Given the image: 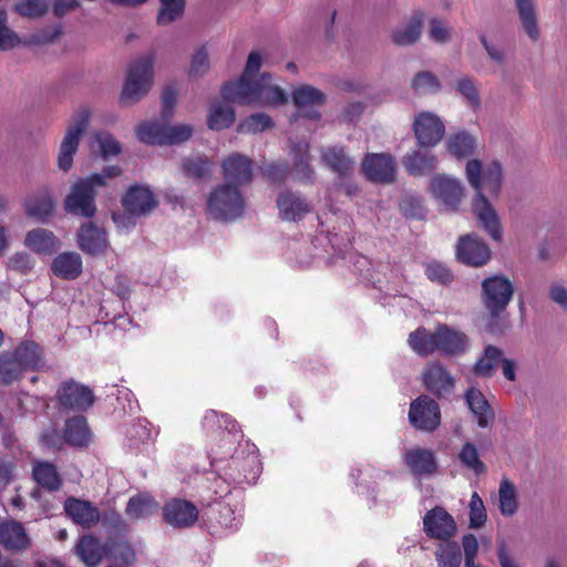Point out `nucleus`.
I'll return each mask as SVG.
<instances>
[{
	"label": "nucleus",
	"instance_id": "10",
	"mask_svg": "<svg viewBox=\"0 0 567 567\" xmlns=\"http://www.w3.org/2000/svg\"><path fill=\"white\" fill-rule=\"evenodd\" d=\"M409 419L417 430L432 432L441 423L440 406L427 395H421L411 403Z\"/></svg>",
	"mask_w": 567,
	"mask_h": 567
},
{
	"label": "nucleus",
	"instance_id": "23",
	"mask_svg": "<svg viewBox=\"0 0 567 567\" xmlns=\"http://www.w3.org/2000/svg\"><path fill=\"white\" fill-rule=\"evenodd\" d=\"M223 175L231 186L248 184L252 177V163L241 154L229 155L221 164Z\"/></svg>",
	"mask_w": 567,
	"mask_h": 567
},
{
	"label": "nucleus",
	"instance_id": "22",
	"mask_svg": "<svg viewBox=\"0 0 567 567\" xmlns=\"http://www.w3.org/2000/svg\"><path fill=\"white\" fill-rule=\"evenodd\" d=\"M456 256L463 264L481 267L489 260L491 251L477 236L466 235L458 241Z\"/></svg>",
	"mask_w": 567,
	"mask_h": 567
},
{
	"label": "nucleus",
	"instance_id": "4",
	"mask_svg": "<svg viewBox=\"0 0 567 567\" xmlns=\"http://www.w3.org/2000/svg\"><path fill=\"white\" fill-rule=\"evenodd\" d=\"M121 174L117 166H107L101 173H94L86 178L76 181L64 200V208L68 213L85 218L94 216L96 212V189L106 186V179Z\"/></svg>",
	"mask_w": 567,
	"mask_h": 567
},
{
	"label": "nucleus",
	"instance_id": "13",
	"mask_svg": "<svg viewBox=\"0 0 567 567\" xmlns=\"http://www.w3.org/2000/svg\"><path fill=\"white\" fill-rule=\"evenodd\" d=\"M276 206L278 216L284 221L298 223L312 210L311 202L291 189H284L278 194Z\"/></svg>",
	"mask_w": 567,
	"mask_h": 567
},
{
	"label": "nucleus",
	"instance_id": "25",
	"mask_svg": "<svg viewBox=\"0 0 567 567\" xmlns=\"http://www.w3.org/2000/svg\"><path fill=\"white\" fill-rule=\"evenodd\" d=\"M214 517L210 520H215L212 524V533H220L236 529L241 522V506L239 504H230L229 502H217L212 508Z\"/></svg>",
	"mask_w": 567,
	"mask_h": 567
},
{
	"label": "nucleus",
	"instance_id": "60",
	"mask_svg": "<svg viewBox=\"0 0 567 567\" xmlns=\"http://www.w3.org/2000/svg\"><path fill=\"white\" fill-rule=\"evenodd\" d=\"M193 134L188 124L168 125L165 123L166 145L179 144L187 141Z\"/></svg>",
	"mask_w": 567,
	"mask_h": 567
},
{
	"label": "nucleus",
	"instance_id": "18",
	"mask_svg": "<svg viewBox=\"0 0 567 567\" xmlns=\"http://www.w3.org/2000/svg\"><path fill=\"white\" fill-rule=\"evenodd\" d=\"M292 100L298 109L297 117H307L311 121H318L320 113L315 109L326 102V95L311 85H301L292 93Z\"/></svg>",
	"mask_w": 567,
	"mask_h": 567
},
{
	"label": "nucleus",
	"instance_id": "37",
	"mask_svg": "<svg viewBox=\"0 0 567 567\" xmlns=\"http://www.w3.org/2000/svg\"><path fill=\"white\" fill-rule=\"evenodd\" d=\"M423 13L415 11L410 19L392 32V40L399 45H409L419 40L421 35Z\"/></svg>",
	"mask_w": 567,
	"mask_h": 567
},
{
	"label": "nucleus",
	"instance_id": "40",
	"mask_svg": "<svg viewBox=\"0 0 567 567\" xmlns=\"http://www.w3.org/2000/svg\"><path fill=\"white\" fill-rule=\"evenodd\" d=\"M59 240L48 229L38 228L28 233L25 246L39 254H51L58 247Z\"/></svg>",
	"mask_w": 567,
	"mask_h": 567
},
{
	"label": "nucleus",
	"instance_id": "49",
	"mask_svg": "<svg viewBox=\"0 0 567 567\" xmlns=\"http://www.w3.org/2000/svg\"><path fill=\"white\" fill-rule=\"evenodd\" d=\"M503 352L494 346H487L483 355L476 361L474 372L481 377H491L502 361Z\"/></svg>",
	"mask_w": 567,
	"mask_h": 567
},
{
	"label": "nucleus",
	"instance_id": "3",
	"mask_svg": "<svg viewBox=\"0 0 567 567\" xmlns=\"http://www.w3.org/2000/svg\"><path fill=\"white\" fill-rule=\"evenodd\" d=\"M466 177L471 186L477 192L472 208L475 217L485 231L496 241L502 239V226L498 216L485 197L484 193L496 196L502 185V167L498 163H491L484 171L477 159L466 164Z\"/></svg>",
	"mask_w": 567,
	"mask_h": 567
},
{
	"label": "nucleus",
	"instance_id": "16",
	"mask_svg": "<svg viewBox=\"0 0 567 567\" xmlns=\"http://www.w3.org/2000/svg\"><path fill=\"white\" fill-rule=\"evenodd\" d=\"M362 171L374 183H391L395 175V162L390 154L369 153L362 162Z\"/></svg>",
	"mask_w": 567,
	"mask_h": 567
},
{
	"label": "nucleus",
	"instance_id": "2",
	"mask_svg": "<svg viewBox=\"0 0 567 567\" xmlns=\"http://www.w3.org/2000/svg\"><path fill=\"white\" fill-rule=\"evenodd\" d=\"M260 66V53L250 52L240 79L223 86V99L226 102L238 104L276 105L285 103L287 94L278 85L271 83L270 74L262 73L258 80H254Z\"/></svg>",
	"mask_w": 567,
	"mask_h": 567
},
{
	"label": "nucleus",
	"instance_id": "32",
	"mask_svg": "<svg viewBox=\"0 0 567 567\" xmlns=\"http://www.w3.org/2000/svg\"><path fill=\"white\" fill-rule=\"evenodd\" d=\"M293 156V166L291 174L293 179L300 183H310L315 179V171L309 165V143L307 141L293 144L291 146Z\"/></svg>",
	"mask_w": 567,
	"mask_h": 567
},
{
	"label": "nucleus",
	"instance_id": "26",
	"mask_svg": "<svg viewBox=\"0 0 567 567\" xmlns=\"http://www.w3.org/2000/svg\"><path fill=\"white\" fill-rule=\"evenodd\" d=\"M423 383L430 392L440 396L450 393L455 384L454 378L439 362H431L425 367Z\"/></svg>",
	"mask_w": 567,
	"mask_h": 567
},
{
	"label": "nucleus",
	"instance_id": "62",
	"mask_svg": "<svg viewBox=\"0 0 567 567\" xmlns=\"http://www.w3.org/2000/svg\"><path fill=\"white\" fill-rule=\"evenodd\" d=\"M209 70L208 51L206 47L196 50L189 66V75L203 76Z\"/></svg>",
	"mask_w": 567,
	"mask_h": 567
},
{
	"label": "nucleus",
	"instance_id": "21",
	"mask_svg": "<svg viewBox=\"0 0 567 567\" xmlns=\"http://www.w3.org/2000/svg\"><path fill=\"white\" fill-rule=\"evenodd\" d=\"M76 239L79 248L91 256L105 254L110 246L106 231L91 221L81 226Z\"/></svg>",
	"mask_w": 567,
	"mask_h": 567
},
{
	"label": "nucleus",
	"instance_id": "43",
	"mask_svg": "<svg viewBox=\"0 0 567 567\" xmlns=\"http://www.w3.org/2000/svg\"><path fill=\"white\" fill-rule=\"evenodd\" d=\"M235 121V111L229 104L214 102L207 116L210 130L219 131L229 127Z\"/></svg>",
	"mask_w": 567,
	"mask_h": 567
},
{
	"label": "nucleus",
	"instance_id": "50",
	"mask_svg": "<svg viewBox=\"0 0 567 567\" xmlns=\"http://www.w3.org/2000/svg\"><path fill=\"white\" fill-rule=\"evenodd\" d=\"M435 556L439 567H461L462 551L456 542L441 544Z\"/></svg>",
	"mask_w": 567,
	"mask_h": 567
},
{
	"label": "nucleus",
	"instance_id": "7",
	"mask_svg": "<svg viewBox=\"0 0 567 567\" xmlns=\"http://www.w3.org/2000/svg\"><path fill=\"white\" fill-rule=\"evenodd\" d=\"M245 198L236 186L218 185L207 199V212L217 220L233 221L243 216Z\"/></svg>",
	"mask_w": 567,
	"mask_h": 567
},
{
	"label": "nucleus",
	"instance_id": "59",
	"mask_svg": "<svg viewBox=\"0 0 567 567\" xmlns=\"http://www.w3.org/2000/svg\"><path fill=\"white\" fill-rule=\"evenodd\" d=\"M456 90L457 92L463 95L468 105L472 109H477L481 105V99L478 94V90L476 87V84L471 78L463 76L456 81Z\"/></svg>",
	"mask_w": 567,
	"mask_h": 567
},
{
	"label": "nucleus",
	"instance_id": "57",
	"mask_svg": "<svg viewBox=\"0 0 567 567\" xmlns=\"http://www.w3.org/2000/svg\"><path fill=\"white\" fill-rule=\"evenodd\" d=\"M49 9L47 0H19L14 4V10L25 18H40Z\"/></svg>",
	"mask_w": 567,
	"mask_h": 567
},
{
	"label": "nucleus",
	"instance_id": "9",
	"mask_svg": "<svg viewBox=\"0 0 567 567\" xmlns=\"http://www.w3.org/2000/svg\"><path fill=\"white\" fill-rule=\"evenodd\" d=\"M90 122V110L82 107L76 111L70 121L65 136L60 146L58 165L62 171H69L73 163V156L78 151L80 138Z\"/></svg>",
	"mask_w": 567,
	"mask_h": 567
},
{
	"label": "nucleus",
	"instance_id": "17",
	"mask_svg": "<svg viewBox=\"0 0 567 567\" xmlns=\"http://www.w3.org/2000/svg\"><path fill=\"white\" fill-rule=\"evenodd\" d=\"M424 532L431 538L446 540L456 534L455 519L443 507L429 511L423 518Z\"/></svg>",
	"mask_w": 567,
	"mask_h": 567
},
{
	"label": "nucleus",
	"instance_id": "61",
	"mask_svg": "<svg viewBox=\"0 0 567 567\" xmlns=\"http://www.w3.org/2000/svg\"><path fill=\"white\" fill-rule=\"evenodd\" d=\"M20 42L18 34L7 27V13L0 10V51L11 50Z\"/></svg>",
	"mask_w": 567,
	"mask_h": 567
},
{
	"label": "nucleus",
	"instance_id": "6",
	"mask_svg": "<svg viewBox=\"0 0 567 567\" xmlns=\"http://www.w3.org/2000/svg\"><path fill=\"white\" fill-rule=\"evenodd\" d=\"M154 62L155 54L150 53L130 65L120 96L122 105H132L147 94L153 84Z\"/></svg>",
	"mask_w": 567,
	"mask_h": 567
},
{
	"label": "nucleus",
	"instance_id": "48",
	"mask_svg": "<svg viewBox=\"0 0 567 567\" xmlns=\"http://www.w3.org/2000/svg\"><path fill=\"white\" fill-rule=\"evenodd\" d=\"M54 203L48 193H42L25 204L27 214L41 221H45L53 213Z\"/></svg>",
	"mask_w": 567,
	"mask_h": 567
},
{
	"label": "nucleus",
	"instance_id": "46",
	"mask_svg": "<svg viewBox=\"0 0 567 567\" xmlns=\"http://www.w3.org/2000/svg\"><path fill=\"white\" fill-rule=\"evenodd\" d=\"M157 509V504L147 494L131 497L126 505V515L133 519L145 518Z\"/></svg>",
	"mask_w": 567,
	"mask_h": 567
},
{
	"label": "nucleus",
	"instance_id": "45",
	"mask_svg": "<svg viewBox=\"0 0 567 567\" xmlns=\"http://www.w3.org/2000/svg\"><path fill=\"white\" fill-rule=\"evenodd\" d=\"M449 153L456 157L463 158L472 155L476 147L475 138L465 131L453 134L446 142Z\"/></svg>",
	"mask_w": 567,
	"mask_h": 567
},
{
	"label": "nucleus",
	"instance_id": "56",
	"mask_svg": "<svg viewBox=\"0 0 567 567\" xmlns=\"http://www.w3.org/2000/svg\"><path fill=\"white\" fill-rule=\"evenodd\" d=\"M468 511L470 528L478 529L483 527L487 520V514L484 503L476 492L471 496Z\"/></svg>",
	"mask_w": 567,
	"mask_h": 567
},
{
	"label": "nucleus",
	"instance_id": "14",
	"mask_svg": "<svg viewBox=\"0 0 567 567\" xmlns=\"http://www.w3.org/2000/svg\"><path fill=\"white\" fill-rule=\"evenodd\" d=\"M322 249L316 255L318 259H322L327 264H336L337 258H344L350 246L349 237L341 236L337 233H331L328 227L324 226V221L320 219L319 235L316 237Z\"/></svg>",
	"mask_w": 567,
	"mask_h": 567
},
{
	"label": "nucleus",
	"instance_id": "11",
	"mask_svg": "<svg viewBox=\"0 0 567 567\" xmlns=\"http://www.w3.org/2000/svg\"><path fill=\"white\" fill-rule=\"evenodd\" d=\"M413 131L419 146L426 148L441 142L445 133V126L436 114L421 112L414 118Z\"/></svg>",
	"mask_w": 567,
	"mask_h": 567
},
{
	"label": "nucleus",
	"instance_id": "31",
	"mask_svg": "<svg viewBox=\"0 0 567 567\" xmlns=\"http://www.w3.org/2000/svg\"><path fill=\"white\" fill-rule=\"evenodd\" d=\"M109 544H102L97 538L85 535L80 538L75 551L89 567L97 566L104 556L109 555Z\"/></svg>",
	"mask_w": 567,
	"mask_h": 567
},
{
	"label": "nucleus",
	"instance_id": "19",
	"mask_svg": "<svg viewBox=\"0 0 567 567\" xmlns=\"http://www.w3.org/2000/svg\"><path fill=\"white\" fill-rule=\"evenodd\" d=\"M122 205L127 213L144 217L157 207L158 202L148 187L134 185L123 196Z\"/></svg>",
	"mask_w": 567,
	"mask_h": 567
},
{
	"label": "nucleus",
	"instance_id": "64",
	"mask_svg": "<svg viewBox=\"0 0 567 567\" xmlns=\"http://www.w3.org/2000/svg\"><path fill=\"white\" fill-rule=\"evenodd\" d=\"M94 140L103 157L117 155L121 151L118 142L106 132L95 134Z\"/></svg>",
	"mask_w": 567,
	"mask_h": 567
},
{
	"label": "nucleus",
	"instance_id": "34",
	"mask_svg": "<svg viewBox=\"0 0 567 567\" xmlns=\"http://www.w3.org/2000/svg\"><path fill=\"white\" fill-rule=\"evenodd\" d=\"M51 269L56 277L73 280L82 272V258L74 251L62 252L53 259Z\"/></svg>",
	"mask_w": 567,
	"mask_h": 567
},
{
	"label": "nucleus",
	"instance_id": "12",
	"mask_svg": "<svg viewBox=\"0 0 567 567\" xmlns=\"http://www.w3.org/2000/svg\"><path fill=\"white\" fill-rule=\"evenodd\" d=\"M56 396L61 408L64 410L84 411L94 402L92 390L73 380L62 382L58 389Z\"/></svg>",
	"mask_w": 567,
	"mask_h": 567
},
{
	"label": "nucleus",
	"instance_id": "35",
	"mask_svg": "<svg viewBox=\"0 0 567 567\" xmlns=\"http://www.w3.org/2000/svg\"><path fill=\"white\" fill-rule=\"evenodd\" d=\"M518 18L527 37L536 42L540 37L535 0H514Z\"/></svg>",
	"mask_w": 567,
	"mask_h": 567
},
{
	"label": "nucleus",
	"instance_id": "63",
	"mask_svg": "<svg viewBox=\"0 0 567 567\" xmlns=\"http://www.w3.org/2000/svg\"><path fill=\"white\" fill-rule=\"evenodd\" d=\"M109 555L122 564L128 565L132 564L135 559L134 549L130 544L125 542L109 544Z\"/></svg>",
	"mask_w": 567,
	"mask_h": 567
},
{
	"label": "nucleus",
	"instance_id": "41",
	"mask_svg": "<svg viewBox=\"0 0 567 567\" xmlns=\"http://www.w3.org/2000/svg\"><path fill=\"white\" fill-rule=\"evenodd\" d=\"M354 267L362 279L370 281L381 290L383 289V282L388 281V277L384 271L388 269V265L380 264L374 268L372 267L370 259L365 256H359L354 262Z\"/></svg>",
	"mask_w": 567,
	"mask_h": 567
},
{
	"label": "nucleus",
	"instance_id": "1",
	"mask_svg": "<svg viewBox=\"0 0 567 567\" xmlns=\"http://www.w3.org/2000/svg\"><path fill=\"white\" fill-rule=\"evenodd\" d=\"M210 458L220 481L215 493L220 496L229 493L230 484L256 483L261 472L256 445L244 440L241 433H226L221 444L212 449Z\"/></svg>",
	"mask_w": 567,
	"mask_h": 567
},
{
	"label": "nucleus",
	"instance_id": "28",
	"mask_svg": "<svg viewBox=\"0 0 567 567\" xmlns=\"http://www.w3.org/2000/svg\"><path fill=\"white\" fill-rule=\"evenodd\" d=\"M0 544L11 551H23L31 545V538L23 525L16 520L0 523Z\"/></svg>",
	"mask_w": 567,
	"mask_h": 567
},
{
	"label": "nucleus",
	"instance_id": "29",
	"mask_svg": "<svg viewBox=\"0 0 567 567\" xmlns=\"http://www.w3.org/2000/svg\"><path fill=\"white\" fill-rule=\"evenodd\" d=\"M66 515L83 527H91L100 520V512L96 506L86 501L70 497L64 503Z\"/></svg>",
	"mask_w": 567,
	"mask_h": 567
},
{
	"label": "nucleus",
	"instance_id": "15",
	"mask_svg": "<svg viewBox=\"0 0 567 567\" xmlns=\"http://www.w3.org/2000/svg\"><path fill=\"white\" fill-rule=\"evenodd\" d=\"M437 352L446 357L464 354L470 346L467 336L446 323H439L435 327Z\"/></svg>",
	"mask_w": 567,
	"mask_h": 567
},
{
	"label": "nucleus",
	"instance_id": "27",
	"mask_svg": "<svg viewBox=\"0 0 567 567\" xmlns=\"http://www.w3.org/2000/svg\"><path fill=\"white\" fill-rule=\"evenodd\" d=\"M404 463L415 476H430L437 471L436 457L429 449L412 447L404 453Z\"/></svg>",
	"mask_w": 567,
	"mask_h": 567
},
{
	"label": "nucleus",
	"instance_id": "30",
	"mask_svg": "<svg viewBox=\"0 0 567 567\" xmlns=\"http://www.w3.org/2000/svg\"><path fill=\"white\" fill-rule=\"evenodd\" d=\"M321 162L330 171L339 176L347 178L352 175L354 169V161L350 158L343 147L329 146L321 150Z\"/></svg>",
	"mask_w": 567,
	"mask_h": 567
},
{
	"label": "nucleus",
	"instance_id": "54",
	"mask_svg": "<svg viewBox=\"0 0 567 567\" xmlns=\"http://www.w3.org/2000/svg\"><path fill=\"white\" fill-rule=\"evenodd\" d=\"M460 462L475 474H482L485 472V465L481 461L476 446L466 442L458 453Z\"/></svg>",
	"mask_w": 567,
	"mask_h": 567
},
{
	"label": "nucleus",
	"instance_id": "38",
	"mask_svg": "<svg viewBox=\"0 0 567 567\" xmlns=\"http://www.w3.org/2000/svg\"><path fill=\"white\" fill-rule=\"evenodd\" d=\"M465 400L470 410L476 416L477 424L481 427H486L493 420V412L483 393L475 388H471L465 394Z\"/></svg>",
	"mask_w": 567,
	"mask_h": 567
},
{
	"label": "nucleus",
	"instance_id": "5",
	"mask_svg": "<svg viewBox=\"0 0 567 567\" xmlns=\"http://www.w3.org/2000/svg\"><path fill=\"white\" fill-rule=\"evenodd\" d=\"M44 368L42 350L31 340L20 342L12 351L0 353V384L10 385L21 380L25 371Z\"/></svg>",
	"mask_w": 567,
	"mask_h": 567
},
{
	"label": "nucleus",
	"instance_id": "44",
	"mask_svg": "<svg viewBox=\"0 0 567 567\" xmlns=\"http://www.w3.org/2000/svg\"><path fill=\"white\" fill-rule=\"evenodd\" d=\"M34 481L49 491H56L61 486V478L55 466L49 462H35L32 470Z\"/></svg>",
	"mask_w": 567,
	"mask_h": 567
},
{
	"label": "nucleus",
	"instance_id": "55",
	"mask_svg": "<svg viewBox=\"0 0 567 567\" xmlns=\"http://www.w3.org/2000/svg\"><path fill=\"white\" fill-rule=\"evenodd\" d=\"M412 87L415 91V93L424 95L439 92L441 89V84L433 73L429 71H423L419 72L412 79Z\"/></svg>",
	"mask_w": 567,
	"mask_h": 567
},
{
	"label": "nucleus",
	"instance_id": "8",
	"mask_svg": "<svg viewBox=\"0 0 567 567\" xmlns=\"http://www.w3.org/2000/svg\"><path fill=\"white\" fill-rule=\"evenodd\" d=\"M514 295L513 282L504 276H491L482 281V301L492 317H498Z\"/></svg>",
	"mask_w": 567,
	"mask_h": 567
},
{
	"label": "nucleus",
	"instance_id": "36",
	"mask_svg": "<svg viewBox=\"0 0 567 567\" xmlns=\"http://www.w3.org/2000/svg\"><path fill=\"white\" fill-rule=\"evenodd\" d=\"M409 347L420 357H429L437 351L435 330L431 331L424 327H419L412 331L408 338Z\"/></svg>",
	"mask_w": 567,
	"mask_h": 567
},
{
	"label": "nucleus",
	"instance_id": "20",
	"mask_svg": "<svg viewBox=\"0 0 567 567\" xmlns=\"http://www.w3.org/2000/svg\"><path fill=\"white\" fill-rule=\"evenodd\" d=\"M433 196L450 210H455L461 203L463 188L458 179L437 175L431 181Z\"/></svg>",
	"mask_w": 567,
	"mask_h": 567
},
{
	"label": "nucleus",
	"instance_id": "47",
	"mask_svg": "<svg viewBox=\"0 0 567 567\" xmlns=\"http://www.w3.org/2000/svg\"><path fill=\"white\" fill-rule=\"evenodd\" d=\"M136 134L143 143L166 145L164 122H144L136 128Z\"/></svg>",
	"mask_w": 567,
	"mask_h": 567
},
{
	"label": "nucleus",
	"instance_id": "24",
	"mask_svg": "<svg viewBox=\"0 0 567 567\" xmlns=\"http://www.w3.org/2000/svg\"><path fill=\"white\" fill-rule=\"evenodd\" d=\"M164 520L174 527H188L198 518L195 505L185 499L174 498L167 502L163 508Z\"/></svg>",
	"mask_w": 567,
	"mask_h": 567
},
{
	"label": "nucleus",
	"instance_id": "51",
	"mask_svg": "<svg viewBox=\"0 0 567 567\" xmlns=\"http://www.w3.org/2000/svg\"><path fill=\"white\" fill-rule=\"evenodd\" d=\"M498 507L504 516H512L517 509L516 488L508 480H503L498 489Z\"/></svg>",
	"mask_w": 567,
	"mask_h": 567
},
{
	"label": "nucleus",
	"instance_id": "52",
	"mask_svg": "<svg viewBox=\"0 0 567 567\" xmlns=\"http://www.w3.org/2000/svg\"><path fill=\"white\" fill-rule=\"evenodd\" d=\"M213 163L202 156L186 157L182 162V168L186 176L203 178L210 174Z\"/></svg>",
	"mask_w": 567,
	"mask_h": 567
},
{
	"label": "nucleus",
	"instance_id": "39",
	"mask_svg": "<svg viewBox=\"0 0 567 567\" xmlns=\"http://www.w3.org/2000/svg\"><path fill=\"white\" fill-rule=\"evenodd\" d=\"M203 427L209 432L220 431L219 441L226 433H241L237 430V423L228 414H219L215 410L207 411L203 419Z\"/></svg>",
	"mask_w": 567,
	"mask_h": 567
},
{
	"label": "nucleus",
	"instance_id": "53",
	"mask_svg": "<svg viewBox=\"0 0 567 567\" xmlns=\"http://www.w3.org/2000/svg\"><path fill=\"white\" fill-rule=\"evenodd\" d=\"M161 9L157 16V22L166 25L178 19L185 9V0H159Z\"/></svg>",
	"mask_w": 567,
	"mask_h": 567
},
{
	"label": "nucleus",
	"instance_id": "58",
	"mask_svg": "<svg viewBox=\"0 0 567 567\" xmlns=\"http://www.w3.org/2000/svg\"><path fill=\"white\" fill-rule=\"evenodd\" d=\"M272 125L271 118L265 113H256L240 122L237 131L240 133L262 132Z\"/></svg>",
	"mask_w": 567,
	"mask_h": 567
},
{
	"label": "nucleus",
	"instance_id": "42",
	"mask_svg": "<svg viewBox=\"0 0 567 567\" xmlns=\"http://www.w3.org/2000/svg\"><path fill=\"white\" fill-rule=\"evenodd\" d=\"M64 441L74 446H84L90 440V430L83 416L69 419L65 423Z\"/></svg>",
	"mask_w": 567,
	"mask_h": 567
},
{
	"label": "nucleus",
	"instance_id": "33",
	"mask_svg": "<svg viewBox=\"0 0 567 567\" xmlns=\"http://www.w3.org/2000/svg\"><path fill=\"white\" fill-rule=\"evenodd\" d=\"M402 163L409 174L423 176L436 168L437 158L427 151L414 150L404 155Z\"/></svg>",
	"mask_w": 567,
	"mask_h": 567
}]
</instances>
